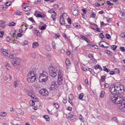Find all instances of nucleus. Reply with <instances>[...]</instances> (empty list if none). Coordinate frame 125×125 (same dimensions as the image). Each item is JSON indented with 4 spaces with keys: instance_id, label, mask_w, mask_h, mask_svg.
Segmentation results:
<instances>
[{
    "instance_id": "nucleus-1",
    "label": "nucleus",
    "mask_w": 125,
    "mask_h": 125,
    "mask_svg": "<svg viewBox=\"0 0 125 125\" xmlns=\"http://www.w3.org/2000/svg\"><path fill=\"white\" fill-rule=\"evenodd\" d=\"M110 100L116 104H120V106H123L121 108V110L123 111H125V100L120 97H115L114 96H110Z\"/></svg>"
},
{
    "instance_id": "nucleus-2",
    "label": "nucleus",
    "mask_w": 125,
    "mask_h": 125,
    "mask_svg": "<svg viewBox=\"0 0 125 125\" xmlns=\"http://www.w3.org/2000/svg\"><path fill=\"white\" fill-rule=\"evenodd\" d=\"M50 75L52 77H55L57 75V72L58 71L56 67L50 66L49 68Z\"/></svg>"
},
{
    "instance_id": "nucleus-3",
    "label": "nucleus",
    "mask_w": 125,
    "mask_h": 125,
    "mask_svg": "<svg viewBox=\"0 0 125 125\" xmlns=\"http://www.w3.org/2000/svg\"><path fill=\"white\" fill-rule=\"evenodd\" d=\"M115 86V88L116 91V95H117V97H115V96H114L115 97H117L118 96H118V95L120 93H122L124 92V90L121 89V87H120V86H119L116 85ZM110 96H113V95H110ZM113 96H114V95Z\"/></svg>"
},
{
    "instance_id": "nucleus-4",
    "label": "nucleus",
    "mask_w": 125,
    "mask_h": 125,
    "mask_svg": "<svg viewBox=\"0 0 125 125\" xmlns=\"http://www.w3.org/2000/svg\"><path fill=\"white\" fill-rule=\"evenodd\" d=\"M20 61V60L18 57H16L15 59L11 61L12 64L14 66H17L19 65V63Z\"/></svg>"
},
{
    "instance_id": "nucleus-5",
    "label": "nucleus",
    "mask_w": 125,
    "mask_h": 125,
    "mask_svg": "<svg viewBox=\"0 0 125 125\" xmlns=\"http://www.w3.org/2000/svg\"><path fill=\"white\" fill-rule=\"evenodd\" d=\"M40 94L43 96H47L48 94V91L45 89H42L39 90Z\"/></svg>"
},
{
    "instance_id": "nucleus-6",
    "label": "nucleus",
    "mask_w": 125,
    "mask_h": 125,
    "mask_svg": "<svg viewBox=\"0 0 125 125\" xmlns=\"http://www.w3.org/2000/svg\"><path fill=\"white\" fill-rule=\"evenodd\" d=\"M32 99H33L32 100V106L35 105L34 102H38L39 101V99L34 94H32Z\"/></svg>"
},
{
    "instance_id": "nucleus-7",
    "label": "nucleus",
    "mask_w": 125,
    "mask_h": 125,
    "mask_svg": "<svg viewBox=\"0 0 125 125\" xmlns=\"http://www.w3.org/2000/svg\"><path fill=\"white\" fill-rule=\"evenodd\" d=\"M29 2H28V3H24L22 5V7H23V10L24 11H29L31 10V8L30 6H26V5Z\"/></svg>"
},
{
    "instance_id": "nucleus-8",
    "label": "nucleus",
    "mask_w": 125,
    "mask_h": 125,
    "mask_svg": "<svg viewBox=\"0 0 125 125\" xmlns=\"http://www.w3.org/2000/svg\"><path fill=\"white\" fill-rule=\"evenodd\" d=\"M109 90L111 92L112 94L116 95L115 86H110V88Z\"/></svg>"
},
{
    "instance_id": "nucleus-9",
    "label": "nucleus",
    "mask_w": 125,
    "mask_h": 125,
    "mask_svg": "<svg viewBox=\"0 0 125 125\" xmlns=\"http://www.w3.org/2000/svg\"><path fill=\"white\" fill-rule=\"evenodd\" d=\"M56 82L54 81H53L51 83L50 85V88L51 89L53 90L56 88Z\"/></svg>"
},
{
    "instance_id": "nucleus-10",
    "label": "nucleus",
    "mask_w": 125,
    "mask_h": 125,
    "mask_svg": "<svg viewBox=\"0 0 125 125\" xmlns=\"http://www.w3.org/2000/svg\"><path fill=\"white\" fill-rule=\"evenodd\" d=\"M58 79H63V75L62 70L59 69L58 70Z\"/></svg>"
},
{
    "instance_id": "nucleus-11",
    "label": "nucleus",
    "mask_w": 125,
    "mask_h": 125,
    "mask_svg": "<svg viewBox=\"0 0 125 125\" xmlns=\"http://www.w3.org/2000/svg\"><path fill=\"white\" fill-rule=\"evenodd\" d=\"M48 76L39 77V80L40 81L42 82H45L48 80Z\"/></svg>"
},
{
    "instance_id": "nucleus-12",
    "label": "nucleus",
    "mask_w": 125,
    "mask_h": 125,
    "mask_svg": "<svg viewBox=\"0 0 125 125\" xmlns=\"http://www.w3.org/2000/svg\"><path fill=\"white\" fill-rule=\"evenodd\" d=\"M37 75L36 74V73L34 71H32V82H34L36 80Z\"/></svg>"
},
{
    "instance_id": "nucleus-13",
    "label": "nucleus",
    "mask_w": 125,
    "mask_h": 125,
    "mask_svg": "<svg viewBox=\"0 0 125 125\" xmlns=\"http://www.w3.org/2000/svg\"><path fill=\"white\" fill-rule=\"evenodd\" d=\"M28 77L27 81L29 83H30L31 81V71H30L29 73L27 74Z\"/></svg>"
},
{
    "instance_id": "nucleus-14",
    "label": "nucleus",
    "mask_w": 125,
    "mask_h": 125,
    "mask_svg": "<svg viewBox=\"0 0 125 125\" xmlns=\"http://www.w3.org/2000/svg\"><path fill=\"white\" fill-rule=\"evenodd\" d=\"M71 11L72 12V14L73 15L76 16L78 15V10L76 9H73L71 10Z\"/></svg>"
},
{
    "instance_id": "nucleus-15",
    "label": "nucleus",
    "mask_w": 125,
    "mask_h": 125,
    "mask_svg": "<svg viewBox=\"0 0 125 125\" xmlns=\"http://www.w3.org/2000/svg\"><path fill=\"white\" fill-rule=\"evenodd\" d=\"M48 74L45 71H43L40 74L39 77L48 76Z\"/></svg>"
},
{
    "instance_id": "nucleus-16",
    "label": "nucleus",
    "mask_w": 125,
    "mask_h": 125,
    "mask_svg": "<svg viewBox=\"0 0 125 125\" xmlns=\"http://www.w3.org/2000/svg\"><path fill=\"white\" fill-rule=\"evenodd\" d=\"M80 37L83 40H84L87 43H89L90 41L87 39L85 37L82 35H80Z\"/></svg>"
},
{
    "instance_id": "nucleus-17",
    "label": "nucleus",
    "mask_w": 125,
    "mask_h": 125,
    "mask_svg": "<svg viewBox=\"0 0 125 125\" xmlns=\"http://www.w3.org/2000/svg\"><path fill=\"white\" fill-rule=\"evenodd\" d=\"M73 95L72 94H70L69 97V102L71 104H72V100H73Z\"/></svg>"
},
{
    "instance_id": "nucleus-18",
    "label": "nucleus",
    "mask_w": 125,
    "mask_h": 125,
    "mask_svg": "<svg viewBox=\"0 0 125 125\" xmlns=\"http://www.w3.org/2000/svg\"><path fill=\"white\" fill-rule=\"evenodd\" d=\"M112 122L113 123H115L117 124L118 123V120L117 117H114L111 119Z\"/></svg>"
},
{
    "instance_id": "nucleus-19",
    "label": "nucleus",
    "mask_w": 125,
    "mask_h": 125,
    "mask_svg": "<svg viewBox=\"0 0 125 125\" xmlns=\"http://www.w3.org/2000/svg\"><path fill=\"white\" fill-rule=\"evenodd\" d=\"M62 16H60V22L61 25L64 24L65 23L64 19Z\"/></svg>"
},
{
    "instance_id": "nucleus-20",
    "label": "nucleus",
    "mask_w": 125,
    "mask_h": 125,
    "mask_svg": "<svg viewBox=\"0 0 125 125\" xmlns=\"http://www.w3.org/2000/svg\"><path fill=\"white\" fill-rule=\"evenodd\" d=\"M1 51L6 56L8 55V52L5 49H1Z\"/></svg>"
},
{
    "instance_id": "nucleus-21",
    "label": "nucleus",
    "mask_w": 125,
    "mask_h": 125,
    "mask_svg": "<svg viewBox=\"0 0 125 125\" xmlns=\"http://www.w3.org/2000/svg\"><path fill=\"white\" fill-rule=\"evenodd\" d=\"M39 46L37 42H35L32 44V48H35L38 47Z\"/></svg>"
},
{
    "instance_id": "nucleus-22",
    "label": "nucleus",
    "mask_w": 125,
    "mask_h": 125,
    "mask_svg": "<svg viewBox=\"0 0 125 125\" xmlns=\"http://www.w3.org/2000/svg\"><path fill=\"white\" fill-rule=\"evenodd\" d=\"M5 27V25L4 21H2L0 23V28H1V29H3Z\"/></svg>"
},
{
    "instance_id": "nucleus-23",
    "label": "nucleus",
    "mask_w": 125,
    "mask_h": 125,
    "mask_svg": "<svg viewBox=\"0 0 125 125\" xmlns=\"http://www.w3.org/2000/svg\"><path fill=\"white\" fill-rule=\"evenodd\" d=\"M82 123L79 121L76 120L74 122V125H82Z\"/></svg>"
},
{
    "instance_id": "nucleus-24",
    "label": "nucleus",
    "mask_w": 125,
    "mask_h": 125,
    "mask_svg": "<svg viewBox=\"0 0 125 125\" xmlns=\"http://www.w3.org/2000/svg\"><path fill=\"white\" fill-rule=\"evenodd\" d=\"M105 79V77L104 75H103L101 77V78L100 81V84L101 85V82H103L104 81Z\"/></svg>"
},
{
    "instance_id": "nucleus-25",
    "label": "nucleus",
    "mask_w": 125,
    "mask_h": 125,
    "mask_svg": "<svg viewBox=\"0 0 125 125\" xmlns=\"http://www.w3.org/2000/svg\"><path fill=\"white\" fill-rule=\"evenodd\" d=\"M7 115V114L5 112H2L0 113V116L1 117L5 116Z\"/></svg>"
},
{
    "instance_id": "nucleus-26",
    "label": "nucleus",
    "mask_w": 125,
    "mask_h": 125,
    "mask_svg": "<svg viewBox=\"0 0 125 125\" xmlns=\"http://www.w3.org/2000/svg\"><path fill=\"white\" fill-rule=\"evenodd\" d=\"M63 79H58V83L59 85H61L63 83Z\"/></svg>"
},
{
    "instance_id": "nucleus-27",
    "label": "nucleus",
    "mask_w": 125,
    "mask_h": 125,
    "mask_svg": "<svg viewBox=\"0 0 125 125\" xmlns=\"http://www.w3.org/2000/svg\"><path fill=\"white\" fill-rule=\"evenodd\" d=\"M65 63L66 66H69L71 64L70 62L68 59H67L65 61Z\"/></svg>"
},
{
    "instance_id": "nucleus-28",
    "label": "nucleus",
    "mask_w": 125,
    "mask_h": 125,
    "mask_svg": "<svg viewBox=\"0 0 125 125\" xmlns=\"http://www.w3.org/2000/svg\"><path fill=\"white\" fill-rule=\"evenodd\" d=\"M79 119L80 120V121H82L83 122V125H84V121H83V120L84 119V118L81 115H80L79 116Z\"/></svg>"
},
{
    "instance_id": "nucleus-29",
    "label": "nucleus",
    "mask_w": 125,
    "mask_h": 125,
    "mask_svg": "<svg viewBox=\"0 0 125 125\" xmlns=\"http://www.w3.org/2000/svg\"><path fill=\"white\" fill-rule=\"evenodd\" d=\"M56 15V13L55 12L51 16V18H52L54 21L55 20V16Z\"/></svg>"
},
{
    "instance_id": "nucleus-30",
    "label": "nucleus",
    "mask_w": 125,
    "mask_h": 125,
    "mask_svg": "<svg viewBox=\"0 0 125 125\" xmlns=\"http://www.w3.org/2000/svg\"><path fill=\"white\" fill-rule=\"evenodd\" d=\"M73 26L76 28L80 27V24L78 23H74L73 24Z\"/></svg>"
},
{
    "instance_id": "nucleus-31",
    "label": "nucleus",
    "mask_w": 125,
    "mask_h": 125,
    "mask_svg": "<svg viewBox=\"0 0 125 125\" xmlns=\"http://www.w3.org/2000/svg\"><path fill=\"white\" fill-rule=\"evenodd\" d=\"M52 47L53 49H56V44L54 41H53L52 43Z\"/></svg>"
},
{
    "instance_id": "nucleus-32",
    "label": "nucleus",
    "mask_w": 125,
    "mask_h": 125,
    "mask_svg": "<svg viewBox=\"0 0 125 125\" xmlns=\"http://www.w3.org/2000/svg\"><path fill=\"white\" fill-rule=\"evenodd\" d=\"M43 117L46 121H49V118L48 115H44L43 116Z\"/></svg>"
},
{
    "instance_id": "nucleus-33",
    "label": "nucleus",
    "mask_w": 125,
    "mask_h": 125,
    "mask_svg": "<svg viewBox=\"0 0 125 125\" xmlns=\"http://www.w3.org/2000/svg\"><path fill=\"white\" fill-rule=\"evenodd\" d=\"M26 92L28 95L31 97V92L29 91L28 90H26Z\"/></svg>"
},
{
    "instance_id": "nucleus-34",
    "label": "nucleus",
    "mask_w": 125,
    "mask_h": 125,
    "mask_svg": "<svg viewBox=\"0 0 125 125\" xmlns=\"http://www.w3.org/2000/svg\"><path fill=\"white\" fill-rule=\"evenodd\" d=\"M117 48V46L116 45H113L111 46V49L112 50H115Z\"/></svg>"
},
{
    "instance_id": "nucleus-35",
    "label": "nucleus",
    "mask_w": 125,
    "mask_h": 125,
    "mask_svg": "<svg viewBox=\"0 0 125 125\" xmlns=\"http://www.w3.org/2000/svg\"><path fill=\"white\" fill-rule=\"evenodd\" d=\"M53 106H54V107H55L56 109L58 108L59 107V105L57 103H53Z\"/></svg>"
},
{
    "instance_id": "nucleus-36",
    "label": "nucleus",
    "mask_w": 125,
    "mask_h": 125,
    "mask_svg": "<svg viewBox=\"0 0 125 125\" xmlns=\"http://www.w3.org/2000/svg\"><path fill=\"white\" fill-rule=\"evenodd\" d=\"M125 15V13L123 12H121L120 13V14H119V16L120 17L122 18V16H124Z\"/></svg>"
},
{
    "instance_id": "nucleus-37",
    "label": "nucleus",
    "mask_w": 125,
    "mask_h": 125,
    "mask_svg": "<svg viewBox=\"0 0 125 125\" xmlns=\"http://www.w3.org/2000/svg\"><path fill=\"white\" fill-rule=\"evenodd\" d=\"M105 94V92L104 91H102L100 93V97L101 98H103V97L104 95Z\"/></svg>"
},
{
    "instance_id": "nucleus-38",
    "label": "nucleus",
    "mask_w": 125,
    "mask_h": 125,
    "mask_svg": "<svg viewBox=\"0 0 125 125\" xmlns=\"http://www.w3.org/2000/svg\"><path fill=\"white\" fill-rule=\"evenodd\" d=\"M83 94L82 93H81L79 95L78 98L80 99H82L83 98Z\"/></svg>"
},
{
    "instance_id": "nucleus-39",
    "label": "nucleus",
    "mask_w": 125,
    "mask_h": 125,
    "mask_svg": "<svg viewBox=\"0 0 125 125\" xmlns=\"http://www.w3.org/2000/svg\"><path fill=\"white\" fill-rule=\"evenodd\" d=\"M18 82L17 80H16L14 81L13 83L15 87H16L18 85Z\"/></svg>"
},
{
    "instance_id": "nucleus-40",
    "label": "nucleus",
    "mask_w": 125,
    "mask_h": 125,
    "mask_svg": "<svg viewBox=\"0 0 125 125\" xmlns=\"http://www.w3.org/2000/svg\"><path fill=\"white\" fill-rule=\"evenodd\" d=\"M60 16H62L63 18L66 19V17L67 16V14L66 13H63L62 15Z\"/></svg>"
},
{
    "instance_id": "nucleus-41",
    "label": "nucleus",
    "mask_w": 125,
    "mask_h": 125,
    "mask_svg": "<svg viewBox=\"0 0 125 125\" xmlns=\"http://www.w3.org/2000/svg\"><path fill=\"white\" fill-rule=\"evenodd\" d=\"M15 32L13 31V32H12V36H11V38L12 39H13V38H15V37H16V34H15Z\"/></svg>"
},
{
    "instance_id": "nucleus-42",
    "label": "nucleus",
    "mask_w": 125,
    "mask_h": 125,
    "mask_svg": "<svg viewBox=\"0 0 125 125\" xmlns=\"http://www.w3.org/2000/svg\"><path fill=\"white\" fill-rule=\"evenodd\" d=\"M103 70L104 71L106 72H109L110 71V69H108L107 68L105 67L103 69Z\"/></svg>"
},
{
    "instance_id": "nucleus-43",
    "label": "nucleus",
    "mask_w": 125,
    "mask_h": 125,
    "mask_svg": "<svg viewBox=\"0 0 125 125\" xmlns=\"http://www.w3.org/2000/svg\"><path fill=\"white\" fill-rule=\"evenodd\" d=\"M33 86L37 88H41V87L38 84H34L33 85Z\"/></svg>"
},
{
    "instance_id": "nucleus-44",
    "label": "nucleus",
    "mask_w": 125,
    "mask_h": 125,
    "mask_svg": "<svg viewBox=\"0 0 125 125\" xmlns=\"http://www.w3.org/2000/svg\"><path fill=\"white\" fill-rule=\"evenodd\" d=\"M4 31H0V38H1L4 35Z\"/></svg>"
},
{
    "instance_id": "nucleus-45",
    "label": "nucleus",
    "mask_w": 125,
    "mask_h": 125,
    "mask_svg": "<svg viewBox=\"0 0 125 125\" xmlns=\"http://www.w3.org/2000/svg\"><path fill=\"white\" fill-rule=\"evenodd\" d=\"M120 36L121 37H125V33H122L120 35Z\"/></svg>"
},
{
    "instance_id": "nucleus-46",
    "label": "nucleus",
    "mask_w": 125,
    "mask_h": 125,
    "mask_svg": "<svg viewBox=\"0 0 125 125\" xmlns=\"http://www.w3.org/2000/svg\"><path fill=\"white\" fill-rule=\"evenodd\" d=\"M106 2L107 4L109 5L113 6V5H114V4L111 3L110 2V1H107Z\"/></svg>"
},
{
    "instance_id": "nucleus-47",
    "label": "nucleus",
    "mask_w": 125,
    "mask_h": 125,
    "mask_svg": "<svg viewBox=\"0 0 125 125\" xmlns=\"http://www.w3.org/2000/svg\"><path fill=\"white\" fill-rule=\"evenodd\" d=\"M11 4V3L10 2H7L5 3V6H8L10 5Z\"/></svg>"
},
{
    "instance_id": "nucleus-48",
    "label": "nucleus",
    "mask_w": 125,
    "mask_h": 125,
    "mask_svg": "<svg viewBox=\"0 0 125 125\" xmlns=\"http://www.w3.org/2000/svg\"><path fill=\"white\" fill-rule=\"evenodd\" d=\"M15 24V23L13 22H12L9 24V26H14Z\"/></svg>"
},
{
    "instance_id": "nucleus-49",
    "label": "nucleus",
    "mask_w": 125,
    "mask_h": 125,
    "mask_svg": "<svg viewBox=\"0 0 125 125\" xmlns=\"http://www.w3.org/2000/svg\"><path fill=\"white\" fill-rule=\"evenodd\" d=\"M24 26L26 28V29H27L28 28L27 27L28 26H29V25L28 24H23L22 25V28H23L24 27Z\"/></svg>"
},
{
    "instance_id": "nucleus-50",
    "label": "nucleus",
    "mask_w": 125,
    "mask_h": 125,
    "mask_svg": "<svg viewBox=\"0 0 125 125\" xmlns=\"http://www.w3.org/2000/svg\"><path fill=\"white\" fill-rule=\"evenodd\" d=\"M21 13V12L18 10H16L15 12V14L17 15H20Z\"/></svg>"
},
{
    "instance_id": "nucleus-51",
    "label": "nucleus",
    "mask_w": 125,
    "mask_h": 125,
    "mask_svg": "<svg viewBox=\"0 0 125 125\" xmlns=\"http://www.w3.org/2000/svg\"><path fill=\"white\" fill-rule=\"evenodd\" d=\"M13 41L12 42V43H13L17 44L18 43V42L17 41H16L15 39H12V41H11V42H11Z\"/></svg>"
},
{
    "instance_id": "nucleus-52",
    "label": "nucleus",
    "mask_w": 125,
    "mask_h": 125,
    "mask_svg": "<svg viewBox=\"0 0 125 125\" xmlns=\"http://www.w3.org/2000/svg\"><path fill=\"white\" fill-rule=\"evenodd\" d=\"M39 11L37 10L35 12L34 14V15L37 17V16L38 15V13H39Z\"/></svg>"
},
{
    "instance_id": "nucleus-53",
    "label": "nucleus",
    "mask_w": 125,
    "mask_h": 125,
    "mask_svg": "<svg viewBox=\"0 0 125 125\" xmlns=\"http://www.w3.org/2000/svg\"><path fill=\"white\" fill-rule=\"evenodd\" d=\"M120 50L122 52H125V48L124 47H120Z\"/></svg>"
},
{
    "instance_id": "nucleus-54",
    "label": "nucleus",
    "mask_w": 125,
    "mask_h": 125,
    "mask_svg": "<svg viewBox=\"0 0 125 125\" xmlns=\"http://www.w3.org/2000/svg\"><path fill=\"white\" fill-rule=\"evenodd\" d=\"M67 21L68 23L70 24H71V20L70 18H68L67 19Z\"/></svg>"
},
{
    "instance_id": "nucleus-55",
    "label": "nucleus",
    "mask_w": 125,
    "mask_h": 125,
    "mask_svg": "<svg viewBox=\"0 0 125 125\" xmlns=\"http://www.w3.org/2000/svg\"><path fill=\"white\" fill-rule=\"evenodd\" d=\"M19 113L22 115H23L24 114V111L22 110H20L19 111Z\"/></svg>"
},
{
    "instance_id": "nucleus-56",
    "label": "nucleus",
    "mask_w": 125,
    "mask_h": 125,
    "mask_svg": "<svg viewBox=\"0 0 125 125\" xmlns=\"http://www.w3.org/2000/svg\"><path fill=\"white\" fill-rule=\"evenodd\" d=\"M102 41L100 42L99 43V45L101 47H104V46L103 45V44L102 43Z\"/></svg>"
},
{
    "instance_id": "nucleus-57",
    "label": "nucleus",
    "mask_w": 125,
    "mask_h": 125,
    "mask_svg": "<svg viewBox=\"0 0 125 125\" xmlns=\"http://www.w3.org/2000/svg\"><path fill=\"white\" fill-rule=\"evenodd\" d=\"M107 24H105L104 23L103 21H102L101 22V26H103V27L104 26H106Z\"/></svg>"
},
{
    "instance_id": "nucleus-58",
    "label": "nucleus",
    "mask_w": 125,
    "mask_h": 125,
    "mask_svg": "<svg viewBox=\"0 0 125 125\" xmlns=\"http://www.w3.org/2000/svg\"><path fill=\"white\" fill-rule=\"evenodd\" d=\"M60 36V35L59 34H55L54 35V37L56 39L59 38Z\"/></svg>"
},
{
    "instance_id": "nucleus-59",
    "label": "nucleus",
    "mask_w": 125,
    "mask_h": 125,
    "mask_svg": "<svg viewBox=\"0 0 125 125\" xmlns=\"http://www.w3.org/2000/svg\"><path fill=\"white\" fill-rule=\"evenodd\" d=\"M105 36L106 38L107 39H109L111 38V36L109 34H106L105 35Z\"/></svg>"
},
{
    "instance_id": "nucleus-60",
    "label": "nucleus",
    "mask_w": 125,
    "mask_h": 125,
    "mask_svg": "<svg viewBox=\"0 0 125 125\" xmlns=\"http://www.w3.org/2000/svg\"><path fill=\"white\" fill-rule=\"evenodd\" d=\"M28 43V41H25L23 42H22V44L23 45H26Z\"/></svg>"
},
{
    "instance_id": "nucleus-61",
    "label": "nucleus",
    "mask_w": 125,
    "mask_h": 125,
    "mask_svg": "<svg viewBox=\"0 0 125 125\" xmlns=\"http://www.w3.org/2000/svg\"><path fill=\"white\" fill-rule=\"evenodd\" d=\"M46 26V25H44L41 27V30H44L45 29Z\"/></svg>"
},
{
    "instance_id": "nucleus-62",
    "label": "nucleus",
    "mask_w": 125,
    "mask_h": 125,
    "mask_svg": "<svg viewBox=\"0 0 125 125\" xmlns=\"http://www.w3.org/2000/svg\"><path fill=\"white\" fill-rule=\"evenodd\" d=\"M35 32L37 36H39L40 35V33L39 32V31L37 30H35Z\"/></svg>"
},
{
    "instance_id": "nucleus-63",
    "label": "nucleus",
    "mask_w": 125,
    "mask_h": 125,
    "mask_svg": "<svg viewBox=\"0 0 125 125\" xmlns=\"http://www.w3.org/2000/svg\"><path fill=\"white\" fill-rule=\"evenodd\" d=\"M99 36H100V38L102 39L103 38H104V35L102 33H100Z\"/></svg>"
},
{
    "instance_id": "nucleus-64",
    "label": "nucleus",
    "mask_w": 125,
    "mask_h": 125,
    "mask_svg": "<svg viewBox=\"0 0 125 125\" xmlns=\"http://www.w3.org/2000/svg\"><path fill=\"white\" fill-rule=\"evenodd\" d=\"M99 66L98 64H97L94 67V68L96 69L97 70L99 69Z\"/></svg>"
}]
</instances>
